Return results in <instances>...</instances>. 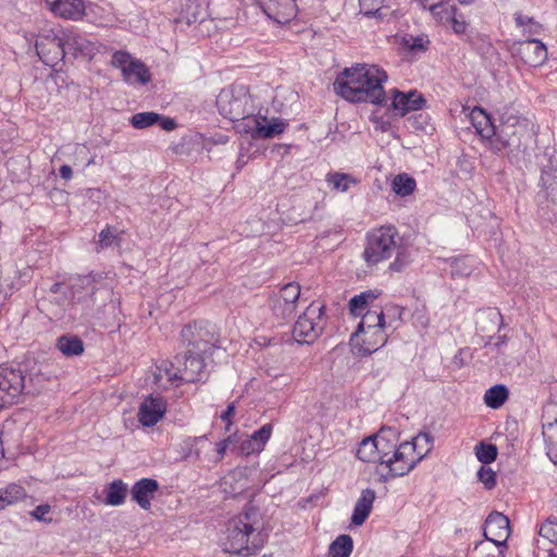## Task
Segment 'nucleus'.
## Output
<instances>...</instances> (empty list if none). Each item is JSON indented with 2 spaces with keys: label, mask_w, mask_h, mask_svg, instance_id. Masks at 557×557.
Returning a JSON list of instances; mask_svg holds the SVG:
<instances>
[{
  "label": "nucleus",
  "mask_w": 557,
  "mask_h": 557,
  "mask_svg": "<svg viewBox=\"0 0 557 557\" xmlns=\"http://www.w3.org/2000/svg\"><path fill=\"white\" fill-rule=\"evenodd\" d=\"M418 2L426 10H429L434 17L441 15V17H447V11H443L449 3L446 0H418Z\"/></svg>",
  "instance_id": "8fccbe9b"
},
{
  "label": "nucleus",
  "mask_w": 557,
  "mask_h": 557,
  "mask_svg": "<svg viewBox=\"0 0 557 557\" xmlns=\"http://www.w3.org/2000/svg\"><path fill=\"white\" fill-rule=\"evenodd\" d=\"M186 350L190 354L209 356L218 348L219 336L215 326L207 321L189 323L181 332Z\"/></svg>",
  "instance_id": "39448f33"
},
{
  "label": "nucleus",
  "mask_w": 557,
  "mask_h": 557,
  "mask_svg": "<svg viewBox=\"0 0 557 557\" xmlns=\"http://www.w3.org/2000/svg\"><path fill=\"white\" fill-rule=\"evenodd\" d=\"M207 441V436H196L189 437L185 440L182 444V457L184 459H195L198 460L200 458L201 449L200 446Z\"/></svg>",
  "instance_id": "ea45409f"
},
{
  "label": "nucleus",
  "mask_w": 557,
  "mask_h": 557,
  "mask_svg": "<svg viewBox=\"0 0 557 557\" xmlns=\"http://www.w3.org/2000/svg\"><path fill=\"white\" fill-rule=\"evenodd\" d=\"M51 512V506L48 504L38 505L35 507L30 512V517L37 521L45 522V523H51L52 518L49 517V513Z\"/></svg>",
  "instance_id": "864d4df0"
},
{
  "label": "nucleus",
  "mask_w": 557,
  "mask_h": 557,
  "mask_svg": "<svg viewBox=\"0 0 557 557\" xmlns=\"http://www.w3.org/2000/svg\"><path fill=\"white\" fill-rule=\"evenodd\" d=\"M494 152H499L507 147H512L511 141L508 137L502 136V127L499 126L498 133L495 132V136L491 138H483Z\"/></svg>",
  "instance_id": "3c124183"
},
{
  "label": "nucleus",
  "mask_w": 557,
  "mask_h": 557,
  "mask_svg": "<svg viewBox=\"0 0 557 557\" xmlns=\"http://www.w3.org/2000/svg\"><path fill=\"white\" fill-rule=\"evenodd\" d=\"M374 500L375 492L373 490L367 488L362 491L352 511L351 524L359 527L364 523L372 510Z\"/></svg>",
  "instance_id": "b1692460"
},
{
  "label": "nucleus",
  "mask_w": 557,
  "mask_h": 557,
  "mask_svg": "<svg viewBox=\"0 0 557 557\" xmlns=\"http://www.w3.org/2000/svg\"><path fill=\"white\" fill-rule=\"evenodd\" d=\"M230 443H231V437L228 436L227 438H224L223 441H221L216 444L218 456L215 458V461H219L224 457Z\"/></svg>",
  "instance_id": "052dcab7"
},
{
  "label": "nucleus",
  "mask_w": 557,
  "mask_h": 557,
  "mask_svg": "<svg viewBox=\"0 0 557 557\" xmlns=\"http://www.w3.org/2000/svg\"><path fill=\"white\" fill-rule=\"evenodd\" d=\"M49 10L62 18L79 20L85 14L84 0H45Z\"/></svg>",
  "instance_id": "6ab92c4d"
},
{
  "label": "nucleus",
  "mask_w": 557,
  "mask_h": 557,
  "mask_svg": "<svg viewBox=\"0 0 557 557\" xmlns=\"http://www.w3.org/2000/svg\"><path fill=\"white\" fill-rule=\"evenodd\" d=\"M166 401L161 396H147L139 405L138 421L143 426L156 425L166 412Z\"/></svg>",
  "instance_id": "4468645a"
},
{
  "label": "nucleus",
  "mask_w": 557,
  "mask_h": 557,
  "mask_svg": "<svg viewBox=\"0 0 557 557\" xmlns=\"http://www.w3.org/2000/svg\"><path fill=\"white\" fill-rule=\"evenodd\" d=\"M418 319L420 320V322H421V324H422L423 326H426V325H428V319H426V318H424L423 315H421V317H419Z\"/></svg>",
  "instance_id": "774afa93"
},
{
  "label": "nucleus",
  "mask_w": 557,
  "mask_h": 557,
  "mask_svg": "<svg viewBox=\"0 0 557 557\" xmlns=\"http://www.w3.org/2000/svg\"><path fill=\"white\" fill-rule=\"evenodd\" d=\"M233 122L238 133L250 135L253 139L259 138L261 115H256L255 112H252L238 120H233Z\"/></svg>",
  "instance_id": "a878e982"
},
{
  "label": "nucleus",
  "mask_w": 557,
  "mask_h": 557,
  "mask_svg": "<svg viewBox=\"0 0 557 557\" xmlns=\"http://www.w3.org/2000/svg\"><path fill=\"white\" fill-rule=\"evenodd\" d=\"M478 478L487 490L496 485V474L491 468L481 467L478 471Z\"/></svg>",
  "instance_id": "6e6d98bb"
},
{
  "label": "nucleus",
  "mask_w": 557,
  "mask_h": 557,
  "mask_svg": "<svg viewBox=\"0 0 557 557\" xmlns=\"http://www.w3.org/2000/svg\"><path fill=\"white\" fill-rule=\"evenodd\" d=\"M503 322L502 314L493 309L481 311L478 315V324L481 331H486L488 327L486 323H491L493 326H497Z\"/></svg>",
  "instance_id": "49530a36"
},
{
  "label": "nucleus",
  "mask_w": 557,
  "mask_h": 557,
  "mask_svg": "<svg viewBox=\"0 0 557 557\" xmlns=\"http://www.w3.org/2000/svg\"><path fill=\"white\" fill-rule=\"evenodd\" d=\"M352 547L354 543L351 536L342 534L330 544L327 557H349Z\"/></svg>",
  "instance_id": "f704fd0d"
},
{
  "label": "nucleus",
  "mask_w": 557,
  "mask_h": 557,
  "mask_svg": "<svg viewBox=\"0 0 557 557\" xmlns=\"http://www.w3.org/2000/svg\"><path fill=\"white\" fill-rule=\"evenodd\" d=\"M160 127L166 132H171L176 128L177 124L174 119L162 116L161 120L158 121Z\"/></svg>",
  "instance_id": "bf43d9fd"
},
{
  "label": "nucleus",
  "mask_w": 557,
  "mask_h": 557,
  "mask_svg": "<svg viewBox=\"0 0 557 557\" xmlns=\"http://www.w3.org/2000/svg\"><path fill=\"white\" fill-rule=\"evenodd\" d=\"M357 458L363 462L377 463L379 453L375 435L366 437L359 443Z\"/></svg>",
  "instance_id": "7c9ffc66"
},
{
  "label": "nucleus",
  "mask_w": 557,
  "mask_h": 557,
  "mask_svg": "<svg viewBox=\"0 0 557 557\" xmlns=\"http://www.w3.org/2000/svg\"><path fill=\"white\" fill-rule=\"evenodd\" d=\"M469 119L482 139L495 136L496 126L492 122L491 115L484 109L474 107L469 114Z\"/></svg>",
  "instance_id": "4be33fe9"
},
{
  "label": "nucleus",
  "mask_w": 557,
  "mask_h": 557,
  "mask_svg": "<svg viewBox=\"0 0 557 557\" xmlns=\"http://www.w3.org/2000/svg\"><path fill=\"white\" fill-rule=\"evenodd\" d=\"M216 107L221 115L233 121L256 111L250 90L245 85H231L223 88L218 98Z\"/></svg>",
  "instance_id": "20e7f679"
},
{
  "label": "nucleus",
  "mask_w": 557,
  "mask_h": 557,
  "mask_svg": "<svg viewBox=\"0 0 557 557\" xmlns=\"http://www.w3.org/2000/svg\"><path fill=\"white\" fill-rule=\"evenodd\" d=\"M475 456L482 463L488 465L497 457V447L493 444L479 443L475 446Z\"/></svg>",
  "instance_id": "a18cd8bd"
},
{
  "label": "nucleus",
  "mask_w": 557,
  "mask_h": 557,
  "mask_svg": "<svg viewBox=\"0 0 557 557\" xmlns=\"http://www.w3.org/2000/svg\"><path fill=\"white\" fill-rule=\"evenodd\" d=\"M8 506L17 503L26 497L25 488L16 483H11L4 488H0Z\"/></svg>",
  "instance_id": "c03bdc74"
},
{
  "label": "nucleus",
  "mask_w": 557,
  "mask_h": 557,
  "mask_svg": "<svg viewBox=\"0 0 557 557\" xmlns=\"http://www.w3.org/2000/svg\"><path fill=\"white\" fill-rule=\"evenodd\" d=\"M326 182L333 189L342 193L347 191L351 185L357 183L351 175L338 172L329 173L326 175Z\"/></svg>",
  "instance_id": "a19ab883"
},
{
  "label": "nucleus",
  "mask_w": 557,
  "mask_h": 557,
  "mask_svg": "<svg viewBox=\"0 0 557 557\" xmlns=\"http://www.w3.org/2000/svg\"><path fill=\"white\" fill-rule=\"evenodd\" d=\"M25 387L24 375L20 369L0 370V409L10 406L21 396Z\"/></svg>",
  "instance_id": "f8f14e48"
},
{
  "label": "nucleus",
  "mask_w": 557,
  "mask_h": 557,
  "mask_svg": "<svg viewBox=\"0 0 557 557\" xmlns=\"http://www.w3.org/2000/svg\"><path fill=\"white\" fill-rule=\"evenodd\" d=\"M524 32L530 35L539 34L541 32V25L533 20L530 25L524 28Z\"/></svg>",
  "instance_id": "69168bd1"
},
{
  "label": "nucleus",
  "mask_w": 557,
  "mask_h": 557,
  "mask_svg": "<svg viewBox=\"0 0 557 557\" xmlns=\"http://www.w3.org/2000/svg\"><path fill=\"white\" fill-rule=\"evenodd\" d=\"M419 462L420 458L414 455V446L409 445V442L399 444L385 466L387 472L381 474L383 481L386 482L389 479L409 473Z\"/></svg>",
  "instance_id": "9b49d317"
},
{
  "label": "nucleus",
  "mask_w": 557,
  "mask_h": 557,
  "mask_svg": "<svg viewBox=\"0 0 557 557\" xmlns=\"http://www.w3.org/2000/svg\"><path fill=\"white\" fill-rule=\"evenodd\" d=\"M272 434V425L264 424L255 431L251 436L242 444V453L245 455L257 454L263 450L265 443Z\"/></svg>",
  "instance_id": "393cba45"
},
{
  "label": "nucleus",
  "mask_w": 557,
  "mask_h": 557,
  "mask_svg": "<svg viewBox=\"0 0 557 557\" xmlns=\"http://www.w3.org/2000/svg\"><path fill=\"white\" fill-rule=\"evenodd\" d=\"M111 63L114 67L121 70L124 81L128 84L145 85L151 79L148 67L126 51L114 52Z\"/></svg>",
  "instance_id": "9d476101"
},
{
  "label": "nucleus",
  "mask_w": 557,
  "mask_h": 557,
  "mask_svg": "<svg viewBox=\"0 0 557 557\" xmlns=\"http://www.w3.org/2000/svg\"><path fill=\"white\" fill-rule=\"evenodd\" d=\"M277 5L283 7L284 11L272 8V4L263 7L264 13L276 23L285 24L296 15L293 0H283L282 2H278Z\"/></svg>",
  "instance_id": "cd10ccee"
},
{
  "label": "nucleus",
  "mask_w": 557,
  "mask_h": 557,
  "mask_svg": "<svg viewBox=\"0 0 557 557\" xmlns=\"http://www.w3.org/2000/svg\"><path fill=\"white\" fill-rule=\"evenodd\" d=\"M300 296V286L297 283H288L284 285L273 300V312L275 315L287 319L295 309L296 302Z\"/></svg>",
  "instance_id": "2eb2a0df"
},
{
  "label": "nucleus",
  "mask_w": 557,
  "mask_h": 557,
  "mask_svg": "<svg viewBox=\"0 0 557 557\" xmlns=\"http://www.w3.org/2000/svg\"><path fill=\"white\" fill-rule=\"evenodd\" d=\"M543 437L548 458L557 465V420L543 425Z\"/></svg>",
  "instance_id": "2f4dec72"
},
{
  "label": "nucleus",
  "mask_w": 557,
  "mask_h": 557,
  "mask_svg": "<svg viewBox=\"0 0 557 557\" xmlns=\"http://www.w3.org/2000/svg\"><path fill=\"white\" fill-rule=\"evenodd\" d=\"M64 29L44 28L37 36L35 48L39 59L49 66L64 59Z\"/></svg>",
  "instance_id": "6e6552de"
},
{
  "label": "nucleus",
  "mask_w": 557,
  "mask_h": 557,
  "mask_svg": "<svg viewBox=\"0 0 557 557\" xmlns=\"http://www.w3.org/2000/svg\"><path fill=\"white\" fill-rule=\"evenodd\" d=\"M127 495V485L122 480H114L106 487V504L121 506Z\"/></svg>",
  "instance_id": "c85d7f7f"
},
{
  "label": "nucleus",
  "mask_w": 557,
  "mask_h": 557,
  "mask_svg": "<svg viewBox=\"0 0 557 557\" xmlns=\"http://www.w3.org/2000/svg\"><path fill=\"white\" fill-rule=\"evenodd\" d=\"M392 188L399 196H409L416 188V181L407 174H399L393 180Z\"/></svg>",
  "instance_id": "79ce46f5"
},
{
  "label": "nucleus",
  "mask_w": 557,
  "mask_h": 557,
  "mask_svg": "<svg viewBox=\"0 0 557 557\" xmlns=\"http://www.w3.org/2000/svg\"><path fill=\"white\" fill-rule=\"evenodd\" d=\"M379 0L375 3L372 0H359L360 14L367 17H373L377 21H382L393 16L394 11L387 5H379Z\"/></svg>",
  "instance_id": "bb28decb"
},
{
  "label": "nucleus",
  "mask_w": 557,
  "mask_h": 557,
  "mask_svg": "<svg viewBox=\"0 0 557 557\" xmlns=\"http://www.w3.org/2000/svg\"><path fill=\"white\" fill-rule=\"evenodd\" d=\"M510 534L509 519L500 512H492L484 523V536L496 546H504Z\"/></svg>",
  "instance_id": "f3484780"
},
{
  "label": "nucleus",
  "mask_w": 557,
  "mask_h": 557,
  "mask_svg": "<svg viewBox=\"0 0 557 557\" xmlns=\"http://www.w3.org/2000/svg\"><path fill=\"white\" fill-rule=\"evenodd\" d=\"M424 103L425 99L418 91H409L407 94L395 91V96L392 101L393 109L401 116L410 111L422 109Z\"/></svg>",
  "instance_id": "412c9836"
},
{
  "label": "nucleus",
  "mask_w": 557,
  "mask_h": 557,
  "mask_svg": "<svg viewBox=\"0 0 557 557\" xmlns=\"http://www.w3.org/2000/svg\"><path fill=\"white\" fill-rule=\"evenodd\" d=\"M159 488V483L153 479H140L137 481L131 491L132 498L144 510H149L151 506V499L154 497Z\"/></svg>",
  "instance_id": "aec40b11"
},
{
  "label": "nucleus",
  "mask_w": 557,
  "mask_h": 557,
  "mask_svg": "<svg viewBox=\"0 0 557 557\" xmlns=\"http://www.w3.org/2000/svg\"><path fill=\"white\" fill-rule=\"evenodd\" d=\"M376 295L372 290H367L354 296L349 301V310L351 314L360 317L363 314L369 306V302L373 301Z\"/></svg>",
  "instance_id": "58836bf2"
},
{
  "label": "nucleus",
  "mask_w": 557,
  "mask_h": 557,
  "mask_svg": "<svg viewBox=\"0 0 557 557\" xmlns=\"http://www.w3.org/2000/svg\"><path fill=\"white\" fill-rule=\"evenodd\" d=\"M351 342L360 352L371 355L386 344L387 334L385 329L357 330L351 336Z\"/></svg>",
  "instance_id": "dca6fc26"
},
{
  "label": "nucleus",
  "mask_w": 557,
  "mask_h": 557,
  "mask_svg": "<svg viewBox=\"0 0 557 557\" xmlns=\"http://www.w3.org/2000/svg\"><path fill=\"white\" fill-rule=\"evenodd\" d=\"M235 413V405L230 404L225 411L221 414V419L226 422V431H230V425L232 424L231 418Z\"/></svg>",
  "instance_id": "680f3d73"
},
{
  "label": "nucleus",
  "mask_w": 557,
  "mask_h": 557,
  "mask_svg": "<svg viewBox=\"0 0 557 557\" xmlns=\"http://www.w3.org/2000/svg\"><path fill=\"white\" fill-rule=\"evenodd\" d=\"M403 42L410 51H425L430 45V40L426 35H409L404 37Z\"/></svg>",
  "instance_id": "de8ad7c7"
},
{
  "label": "nucleus",
  "mask_w": 557,
  "mask_h": 557,
  "mask_svg": "<svg viewBox=\"0 0 557 557\" xmlns=\"http://www.w3.org/2000/svg\"><path fill=\"white\" fill-rule=\"evenodd\" d=\"M58 349L65 356H79L84 351V344L77 336L62 335L57 342Z\"/></svg>",
  "instance_id": "72a5a7b5"
},
{
  "label": "nucleus",
  "mask_w": 557,
  "mask_h": 557,
  "mask_svg": "<svg viewBox=\"0 0 557 557\" xmlns=\"http://www.w3.org/2000/svg\"><path fill=\"white\" fill-rule=\"evenodd\" d=\"M360 317L361 321L357 327L359 331L386 327L385 313L383 310H367Z\"/></svg>",
  "instance_id": "473e14b6"
},
{
  "label": "nucleus",
  "mask_w": 557,
  "mask_h": 557,
  "mask_svg": "<svg viewBox=\"0 0 557 557\" xmlns=\"http://www.w3.org/2000/svg\"><path fill=\"white\" fill-rule=\"evenodd\" d=\"M265 541L262 513L249 505L228 521L223 547L230 554L249 557L257 554Z\"/></svg>",
  "instance_id": "f03ea898"
},
{
  "label": "nucleus",
  "mask_w": 557,
  "mask_h": 557,
  "mask_svg": "<svg viewBox=\"0 0 557 557\" xmlns=\"http://www.w3.org/2000/svg\"><path fill=\"white\" fill-rule=\"evenodd\" d=\"M161 120V115L156 112H139L132 116L131 124L136 129H144L152 126Z\"/></svg>",
  "instance_id": "37998d69"
},
{
  "label": "nucleus",
  "mask_w": 557,
  "mask_h": 557,
  "mask_svg": "<svg viewBox=\"0 0 557 557\" xmlns=\"http://www.w3.org/2000/svg\"><path fill=\"white\" fill-rule=\"evenodd\" d=\"M117 242H119L117 235L112 233L111 228L108 226L100 232L98 246L100 249H104V248L112 246L113 244L119 245Z\"/></svg>",
  "instance_id": "5fc2aeb1"
},
{
  "label": "nucleus",
  "mask_w": 557,
  "mask_h": 557,
  "mask_svg": "<svg viewBox=\"0 0 557 557\" xmlns=\"http://www.w3.org/2000/svg\"><path fill=\"white\" fill-rule=\"evenodd\" d=\"M502 136L508 137L512 147L519 149L523 140L530 136V123L521 116L512 106L498 110Z\"/></svg>",
  "instance_id": "1a4fd4ad"
},
{
  "label": "nucleus",
  "mask_w": 557,
  "mask_h": 557,
  "mask_svg": "<svg viewBox=\"0 0 557 557\" xmlns=\"http://www.w3.org/2000/svg\"><path fill=\"white\" fill-rule=\"evenodd\" d=\"M385 318H388L389 320H399L403 314V309L398 306H389L386 307L385 311ZM392 321H389L391 323Z\"/></svg>",
  "instance_id": "13d9d810"
},
{
  "label": "nucleus",
  "mask_w": 557,
  "mask_h": 557,
  "mask_svg": "<svg viewBox=\"0 0 557 557\" xmlns=\"http://www.w3.org/2000/svg\"><path fill=\"white\" fill-rule=\"evenodd\" d=\"M540 535L550 543H557V521L547 519L540 528Z\"/></svg>",
  "instance_id": "603ef678"
},
{
  "label": "nucleus",
  "mask_w": 557,
  "mask_h": 557,
  "mask_svg": "<svg viewBox=\"0 0 557 557\" xmlns=\"http://www.w3.org/2000/svg\"><path fill=\"white\" fill-rule=\"evenodd\" d=\"M86 151H87V148L84 145L76 147V153L77 154H84Z\"/></svg>",
  "instance_id": "338daca9"
},
{
  "label": "nucleus",
  "mask_w": 557,
  "mask_h": 557,
  "mask_svg": "<svg viewBox=\"0 0 557 557\" xmlns=\"http://www.w3.org/2000/svg\"><path fill=\"white\" fill-rule=\"evenodd\" d=\"M284 124L282 122L267 123V119L261 116V125L259 138H272L273 136L283 133Z\"/></svg>",
  "instance_id": "09e8293b"
},
{
  "label": "nucleus",
  "mask_w": 557,
  "mask_h": 557,
  "mask_svg": "<svg viewBox=\"0 0 557 557\" xmlns=\"http://www.w3.org/2000/svg\"><path fill=\"white\" fill-rule=\"evenodd\" d=\"M533 21L532 17L522 14H516V23L518 26L525 28Z\"/></svg>",
  "instance_id": "0e129e2a"
},
{
  "label": "nucleus",
  "mask_w": 557,
  "mask_h": 557,
  "mask_svg": "<svg viewBox=\"0 0 557 557\" xmlns=\"http://www.w3.org/2000/svg\"><path fill=\"white\" fill-rule=\"evenodd\" d=\"M374 500L375 492L373 490L367 488L362 491L352 511L351 524L359 527L364 523L372 510Z\"/></svg>",
  "instance_id": "5701e85b"
},
{
  "label": "nucleus",
  "mask_w": 557,
  "mask_h": 557,
  "mask_svg": "<svg viewBox=\"0 0 557 557\" xmlns=\"http://www.w3.org/2000/svg\"><path fill=\"white\" fill-rule=\"evenodd\" d=\"M434 438L430 433L421 432L413 437L409 445L414 446V455L420 461L432 450Z\"/></svg>",
  "instance_id": "4c0bfd02"
},
{
  "label": "nucleus",
  "mask_w": 557,
  "mask_h": 557,
  "mask_svg": "<svg viewBox=\"0 0 557 557\" xmlns=\"http://www.w3.org/2000/svg\"><path fill=\"white\" fill-rule=\"evenodd\" d=\"M208 356L205 355L190 354L186 350L183 367L174 370L172 364L168 366V363L164 362L162 366L158 367V372L154 374L156 380L160 381L165 376L168 381H199L201 380L206 368L205 359Z\"/></svg>",
  "instance_id": "0eeeda50"
},
{
  "label": "nucleus",
  "mask_w": 557,
  "mask_h": 557,
  "mask_svg": "<svg viewBox=\"0 0 557 557\" xmlns=\"http://www.w3.org/2000/svg\"><path fill=\"white\" fill-rule=\"evenodd\" d=\"M508 398V389L505 385L498 384L488 388L484 394V403L487 407L497 409L504 405Z\"/></svg>",
  "instance_id": "e433bc0d"
},
{
  "label": "nucleus",
  "mask_w": 557,
  "mask_h": 557,
  "mask_svg": "<svg viewBox=\"0 0 557 557\" xmlns=\"http://www.w3.org/2000/svg\"><path fill=\"white\" fill-rule=\"evenodd\" d=\"M443 11H447V17H441V15H435L434 18L443 24L449 23L456 34H463L467 30L468 24L462 17V15L458 14L456 9L448 4Z\"/></svg>",
  "instance_id": "c9c22d12"
},
{
  "label": "nucleus",
  "mask_w": 557,
  "mask_h": 557,
  "mask_svg": "<svg viewBox=\"0 0 557 557\" xmlns=\"http://www.w3.org/2000/svg\"><path fill=\"white\" fill-rule=\"evenodd\" d=\"M63 40L64 58L66 55H71L75 59H91L96 54V45L78 33H75L73 30H64Z\"/></svg>",
  "instance_id": "a211bd4d"
},
{
  "label": "nucleus",
  "mask_w": 557,
  "mask_h": 557,
  "mask_svg": "<svg viewBox=\"0 0 557 557\" xmlns=\"http://www.w3.org/2000/svg\"><path fill=\"white\" fill-rule=\"evenodd\" d=\"M375 440L377 443V453H379V461L380 466H386L388 462V459L392 458L394 451L398 447V445L392 441L386 432L380 431L377 434H375Z\"/></svg>",
  "instance_id": "c756f323"
},
{
  "label": "nucleus",
  "mask_w": 557,
  "mask_h": 557,
  "mask_svg": "<svg viewBox=\"0 0 557 557\" xmlns=\"http://www.w3.org/2000/svg\"><path fill=\"white\" fill-rule=\"evenodd\" d=\"M393 256L395 259L388 265L391 272L399 273L411 262L410 253L395 226L383 225L368 233L362 252L367 267H375Z\"/></svg>",
  "instance_id": "7ed1b4c3"
},
{
  "label": "nucleus",
  "mask_w": 557,
  "mask_h": 557,
  "mask_svg": "<svg viewBox=\"0 0 557 557\" xmlns=\"http://www.w3.org/2000/svg\"><path fill=\"white\" fill-rule=\"evenodd\" d=\"M94 283H95V277L92 275H86V276H82V277H78L76 280V283L73 284V287H81V288H88L89 292H90V295H92L95 293V286H94Z\"/></svg>",
  "instance_id": "4d7b16f0"
},
{
  "label": "nucleus",
  "mask_w": 557,
  "mask_h": 557,
  "mask_svg": "<svg viewBox=\"0 0 557 557\" xmlns=\"http://www.w3.org/2000/svg\"><path fill=\"white\" fill-rule=\"evenodd\" d=\"M325 324L324 306L312 302L296 321L293 335L299 343L311 344L322 334Z\"/></svg>",
  "instance_id": "423d86ee"
},
{
  "label": "nucleus",
  "mask_w": 557,
  "mask_h": 557,
  "mask_svg": "<svg viewBox=\"0 0 557 557\" xmlns=\"http://www.w3.org/2000/svg\"><path fill=\"white\" fill-rule=\"evenodd\" d=\"M513 55L531 66L542 65L547 59L546 46L537 39H525L513 42L511 46Z\"/></svg>",
  "instance_id": "ddd939ff"
},
{
  "label": "nucleus",
  "mask_w": 557,
  "mask_h": 557,
  "mask_svg": "<svg viewBox=\"0 0 557 557\" xmlns=\"http://www.w3.org/2000/svg\"><path fill=\"white\" fill-rule=\"evenodd\" d=\"M386 81V72L377 65L356 64L338 74L333 86L335 92L347 101L383 104V84Z\"/></svg>",
  "instance_id": "f257e3e1"
},
{
  "label": "nucleus",
  "mask_w": 557,
  "mask_h": 557,
  "mask_svg": "<svg viewBox=\"0 0 557 557\" xmlns=\"http://www.w3.org/2000/svg\"><path fill=\"white\" fill-rule=\"evenodd\" d=\"M59 174L63 180L70 181L73 177L72 168L67 164H63L59 169Z\"/></svg>",
  "instance_id": "e2e57ef3"
}]
</instances>
